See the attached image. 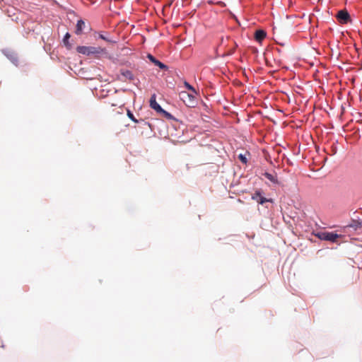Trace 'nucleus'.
<instances>
[{"instance_id":"ddd939ff","label":"nucleus","mask_w":362,"mask_h":362,"mask_svg":"<svg viewBox=\"0 0 362 362\" xmlns=\"http://www.w3.org/2000/svg\"><path fill=\"white\" fill-rule=\"evenodd\" d=\"M127 115L134 123H139V120L136 119L133 113L129 109L127 110Z\"/></svg>"},{"instance_id":"6e6552de","label":"nucleus","mask_w":362,"mask_h":362,"mask_svg":"<svg viewBox=\"0 0 362 362\" xmlns=\"http://www.w3.org/2000/svg\"><path fill=\"white\" fill-rule=\"evenodd\" d=\"M267 33L263 30H257L255 33V38L257 41L261 42L266 37Z\"/></svg>"},{"instance_id":"dca6fc26","label":"nucleus","mask_w":362,"mask_h":362,"mask_svg":"<svg viewBox=\"0 0 362 362\" xmlns=\"http://www.w3.org/2000/svg\"><path fill=\"white\" fill-rule=\"evenodd\" d=\"M158 113L162 114L165 117H166L168 119L172 118V115L169 112L164 110L163 109V111H160Z\"/></svg>"},{"instance_id":"f3484780","label":"nucleus","mask_w":362,"mask_h":362,"mask_svg":"<svg viewBox=\"0 0 362 362\" xmlns=\"http://www.w3.org/2000/svg\"><path fill=\"white\" fill-rule=\"evenodd\" d=\"M8 57L14 64L18 62V57L15 54H11Z\"/></svg>"},{"instance_id":"423d86ee","label":"nucleus","mask_w":362,"mask_h":362,"mask_svg":"<svg viewBox=\"0 0 362 362\" xmlns=\"http://www.w3.org/2000/svg\"><path fill=\"white\" fill-rule=\"evenodd\" d=\"M150 107L156 110L157 112L160 111H163V108L160 106V105L156 102V95L153 94L151 95L150 98Z\"/></svg>"},{"instance_id":"6ab92c4d","label":"nucleus","mask_w":362,"mask_h":362,"mask_svg":"<svg viewBox=\"0 0 362 362\" xmlns=\"http://www.w3.org/2000/svg\"><path fill=\"white\" fill-rule=\"evenodd\" d=\"M99 37H100V38H101V39H103V40H105V41H107V42H111V40H108V39H107L105 36H104L103 34H100V35H99Z\"/></svg>"},{"instance_id":"4468645a","label":"nucleus","mask_w":362,"mask_h":362,"mask_svg":"<svg viewBox=\"0 0 362 362\" xmlns=\"http://www.w3.org/2000/svg\"><path fill=\"white\" fill-rule=\"evenodd\" d=\"M70 34L69 33H66L64 35V37L63 39V42L66 46H70L69 43V39L70 38Z\"/></svg>"},{"instance_id":"f257e3e1","label":"nucleus","mask_w":362,"mask_h":362,"mask_svg":"<svg viewBox=\"0 0 362 362\" xmlns=\"http://www.w3.org/2000/svg\"><path fill=\"white\" fill-rule=\"evenodd\" d=\"M78 53L90 55V54H100L105 53V49L100 47H86V46H78L76 48Z\"/></svg>"},{"instance_id":"f8f14e48","label":"nucleus","mask_w":362,"mask_h":362,"mask_svg":"<svg viewBox=\"0 0 362 362\" xmlns=\"http://www.w3.org/2000/svg\"><path fill=\"white\" fill-rule=\"evenodd\" d=\"M361 226H362L361 222L356 221V220H352L351 223L349 225H348L346 227L351 228L354 230H357L358 228H361Z\"/></svg>"},{"instance_id":"7ed1b4c3","label":"nucleus","mask_w":362,"mask_h":362,"mask_svg":"<svg viewBox=\"0 0 362 362\" xmlns=\"http://www.w3.org/2000/svg\"><path fill=\"white\" fill-rule=\"evenodd\" d=\"M340 235L334 233L333 232H323L318 235V237L323 240L330 241L332 243H336L337 239L340 237Z\"/></svg>"},{"instance_id":"20e7f679","label":"nucleus","mask_w":362,"mask_h":362,"mask_svg":"<svg viewBox=\"0 0 362 362\" xmlns=\"http://www.w3.org/2000/svg\"><path fill=\"white\" fill-rule=\"evenodd\" d=\"M337 21L341 24H346L351 21L349 13L346 10H341L336 15Z\"/></svg>"},{"instance_id":"9d476101","label":"nucleus","mask_w":362,"mask_h":362,"mask_svg":"<svg viewBox=\"0 0 362 362\" xmlns=\"http://www.w3.org/2000/svg\"><path fill=\"white\" fill-rule=\"evenodd\" d=\"M263 175L268 179L269 181H271L274 184H279L278 179L276 175H273L269 173L265 172Z\"/></svg>"},{"instance_id":"2eb2a0df","label":"nucleus","mask_w":362,"mask_h":362,"mask_svg":"<svg viewBox=\"0 0 362 362\" xmlns=\"http://www.w3.org/2000/svg\"><path fill=\"white\" fill-rule=\"evenodd\" d=\"M185 86L189 90H191L192 93L197 94V92L194 87H192L189 83L187 82H185Z\"/></svg>"},{"instance_id":"39448f33","label":"nucleus","mask_w":362,"mask_h":362,"mask_svg":"<svg viewBox=\"0 0 362 362\" xmlns=\"http://www.w3.org/2000/svg\"><path fill=\"white\" fill-rule=\"evenodd\" d=\"M252 199L253 200L257 201L259 204H264L266 202H272V199H267L262 196V192L261 190H257L252 195Z\"/></svg>"},{"instance_id":"1a4fd4ad","label":"nucleus","mask_w":362,"mask_h":362,"mask_svg":"<svg viewBox=\"0 0 362 362\" xmlns=\"http://www.w3.org/2000/svg\"><path fill=\"white\" fill-rule=\"evenodd\" d=\"M121 75L123 76L125 78L129 80L130 81H133L134 77V74L131 71L122 69L120 71Z\"/></svg>"},{"instance_id":"f03ea898","label":"nucleus","mask_w":362,"mask_h":362,"mask_svg":"<svg viewBox=\"0 0 362 362\" xmlns=\"http://www.w3.org/2000/svg\"><path fill=\"white\" fill-rule=\"evenodd\" d=\"M107 104L110 108H108L107 112L112 115H122L124 112V104L119 100H114L109 101Z\"/></svg>"},{"instance_id":"a211bd4d","label":"nucleus","mask_w":362,"mask_h":362,"mask_svg":"<svg viewBox=\"0 0 362 362\" xmlns=\"http://www.w3.org/2000/svg\"><path fill=\"white\" fill-rule=\"evenodd\" d=\"M239 158H240V160L243 163H247L246 158H245L244 156H243L242 154L239 155Z\"/></svg>"},{"instance_id":"aec40b11","label":"nucleus","mask_w":362,"mask_h":362,"mask_svg":"<svg viewBox=\"0 0 362 362\" xmlns=\"http://www.w3.org/2000/svg\"><path fill=\"white\" fill-rule=\"evenodd\" d=\"M187 96H188L189 98H193V97H192L191 95H189V94H187Z\"/></svg>"},{"instance_id":"9b49d317","label":"nucleus","mask_w":362,"mask_h":362,"mask_svg":"<svg viewBox=\"0 0 362 362\" xmlns=\"http://www.w3.org/2000/svg\"><path fill=\"white\" fill-rule=\"evenodd\" d=\"M85 26V22L83 20L78 21L76 26V34L81 35L82 33L83 28Z\"/></svg>"},{"instance_id":"0eeeda50","label":"nucleus","mask_w":362,"mask_h":362,"mask_svg":"<svg viewBox=\"0 0 362 362\" xmlns=\"http://www.w3.org/2000/svg\"><path fill=\"white\" fill-rule=\"evenodd\" d=\"M148 59L151 62H153L156 66H158L160 69H161L163 70L168 69V66L166 65H165L163 63H162L161 62L156 59L153 55H151L150 54H148Z\"/></svg>"}]
</instances>
